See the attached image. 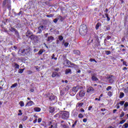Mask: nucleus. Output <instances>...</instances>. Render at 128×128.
Wrapping results in <instances>:
<instances>
[{
	"instance_id": "obj_28",
	"label": "nucleus",
	"mask_w": 128,
	"mask_h": 128,
	"mask_svg": "<svg viewBox=\"0 0 128 128\" xmlns=\"http://www.w3.org/2000/svg\"><path fill=\"white\" fill-rule=\"evenodd\" d=\"M58 18L60 20V22H63V20H64V17H62V16H58Z\"/></svg>"
},
{
	"instance_id": "obj_6",
	"label": "nucleus",
	"mask_w": 128,
	"mask_h": 128,
	"mask_svg": "<svg viewBox=\"0 0 128 128\" xmlns=\"http://www.w3.org/2000/svg\"><path fill=\"white\" fill-rule=\"evenodd\" d=\"M47 96L48 98L50 100H56V98L52 93H48L47 95Z\"/></svg>"
},
{
	"instance_id": "obj_5",
	"label": "nucleus",
	"mask_w": 128,
	"mask_h": 128,
	"mask_svg": "<svg viewBox=\"0 0 128 128\" xmlns=\"http://www.w3.org/2000/svg\"><path fill=\"white\" fill-rule=\"evenodd\" d=\"M96 73L92 72L91 74V80L92 82H98V78L96 76Z\"/></svg>"
},
{
	"instance_id": "obj_27",
	"label": "nucleus",
	"mask_w": 128,
	"mask_h": 128,
	"mask_svg": "<svg viewBox=\"0 0 128 128\" xmlns=\"http://www.w3.org/2000/svg\"><path fill=\"white\" fill-rule=\"evenodd\" d=\"M32 32H30V30H28L26 33V36H30V34H32Z\"/></svg>"
},
{
	"instance_id": "obj_31",
	"label": "nucleus",
	"mask_w": 128,
	"mask_h": 128,
	"mask_svg": "<svg viewBox=\"0 0 128 128\" xmlns=\"http://www.w3.org/2000/svg\"><path fill=\"white\" fill-rule=\"evenodd\" d=\"M19 104H20V106H24V103L22 101H20L19 102Z\"/></svg>"
},
{
	"instance_id": "obj_10",
	"label": "nucleus",
	"mask_w": 128,
	"mask_h": 128,
	"mask_svg": "<svg viewBox=\"0 0 128 128\" xmlns=\"http://www.w3.org/2000/svg\"><path fill=\"white\" fill-rule=\"evenodd\" d=\"M28 52H30V49H24L22 51V54H28Z\"/></svg>"
},
{
	"instance_id": "obj_40",
	"label": "nucleus",
	"mask_w": 128,
	"mask_h": 128,
	"mask_svg": "<svg viewBox=\"0 0 128 128\" xmlns=\"http://www.w3.org/2000/svg\"><path fill=\"white\" fill-rule=\"evenodd\" d=\"M78 118H84V115H82V114H80L78 116Z\"/></svg>"
},
{
	"instance_id": "obj_36",
	"label": "nucleus",
	"mask_w": 128,
	"mask_h": 128,
	"mask_svg": "<svg viewBox=\"0 0 128 128\" xmlns=\"http://www.w3.org/2000/svg\"><path fill=\"white\" fill-rule=\"evenodd\" d=\"M58 40H64V37L62 36H58Z\"/></svg>"
},
{
	"instance_id": "obj_4",
	"label": "nucleus",
	"mask_w": 128,
	"mask_h": 128,
	"mask_svg": "<svg viewBox=\"0 0 128 128\" xmlns=\"http://www.w3.org/2000/svg\"><path fill=\"white\" fill-rule=\"evenodd\" d=\"M80 98H84V96H86V91L84 90H81L79 94H77L76 98V100H80V98H78V96Z\"/></svg>"
},
{
	"instance_id": "obj_41",
	"label": "nucleus",
	"mask_w": 128,
	"mask_h": 128,
	"mask_svg": "<svg viewBox=\"0 0 128 128\" xmlns=\"http://www.w3.org/2000/svg\"><path fill=\"white\" fill-rule=\"evenodd\" d=\"M124 116V112H122L121 114L120 115V118H122Z\"/></svg>"
},
{
	"instance_id": "obj_45",
	"label": "nucleus",
	"mask_w": 128,
	"mask_h": 128,
	"mask_svg": "<svg viewBox=\"0 0 128 128\" xmlns=\"http://www.w3.org/2000/svg\"><path fill=\"white\" fill-rule=\"evenodd\" d=\"M124 108H128V102H126L125 104H124Z\"/></svg>"
},
{
	"instance_id": "obj_18",
	"label": "nucleus",
	"mask_w": 128,
	"mask_h": 128,
	"mask_svg": "<svg viewBox=\"0 0 128 128\" xmlns=\"http://www.w3.org/2000/svg\"><path fill=\"white\" fill-rule=\"evenodd\" d=\"M13 64H14V68H18V70L20 68V65H18V64L14 62L13 63Z\"/></svg>"
},
{
	"instance_id": "obj_21",
	"label": "nucleus",
	"mask_w": 128,
	"mask_h": 128,
	"mask_svg": "<svg viewBox=\"0 0 128 128\" xmlns=\"http://www.w3.org/2000/svg\"><path fill=\"white\" fill-rule=\"evenodd\" d=\"M105 28V32H106V30H110V25L107 26H104Z\"/></svg>"
},
{
	"instance_id": "obj_50",
	"label": "nucleus",
	"mask_w": 128,
	"mask_h": 128,
	"mask_svg": "<svg viewBox=\"0 0 128 128\" xmlns=\"http://www.w3.org/2000/svg\"><path fill=\"white\" fill-rule=\"evenodd\" d=\"M124 92L125 94H128V90L126 88L124 89Z\"/></svg>"
},
{
	"instance_id": "obj_15",
	"label": "nucleus",
	"mask_w": 128,
	"mask_h": 128,
	"mask_svg": "<svg viewBox=\"0 0 128 128\" xmlns=\"http://www.w3.org/2000/svg\"><path fill=\"white\" fill-rule=\"evenodd\" d=\"M54 40V37L52 36H50L48 37L47 40L48 42H52V40Z\"/></svg>"
},
{
	"instance_id": "obj_57",
	"label": "nucleus",
	"mask_w": 128,
	"mask_h": 128,
	"mask_svg": "<svg viewBox=\"0 0 128 128\" xmlns=\"http://www.w3.org/2000/svg\"><path fill=\"white\" fill-rule=\"evenodd\" d=\"M36 122H38V119L36 118V119L34 120L33 122H34V124H36Z\"/></svg>"
},
{
	"instance_id": "obj_63",
	"label": "nucleus",
	"mask_w": 128,
	"mask_h": 128,
	"mask_svg": "<svg viewBox=\"0 0 128 128\" xmlns=\"http://www.w3.org/2000/svg\"><path fill=\"white\" fill-rule=\"evenodd\" d=\"M64 46H68V42H66L64 44Z\"/></svg>"
},
{
	"instance_id": "obj_38",
	"label": "nucleus",
	"mask_w": 128,
	"mask_h": 128,
	"mask_svg": "<svg viewBox=\"0 0 128 128\" xmlns=\"http://www.w3.org/2000/svg\"><path fill=\"white\" fill-rule=\"evenodd\" d=\"M10 0H4L3 2L4 4V6H6V2H8V1Z\"/></svg>"
},
{
	"instance_id": "obj_59",
	"label": "nucleus",
	"mask_w": 128,
	"mask_h": 128,
	"mask_svg": "<svg viewBox=\"0 0 128 128\" xmlns=\"http://www.w3.org/2000/svg\"><path fill=\"white\" fill-rule=\"evenodd\" d=\"M83 105H84V103L83 102H81V103L78 104L79 106H82Z\"/></svg>"
},
{
	"instance_id": "obj_55",
	"label": "nucleus",
	"mask_w": 128,
	"mask_h": 128,
	"mask_svg": "<svg viewBox=\"0 0 128 128\" xmlns=\"http://www.w3.org/2000/svg\"><path fill=\"white\" fill-rule=\"evenodd\" d=\"M26 119H27L26 116L24 117V118H22L23 122H26Z\"/></svg>"
},
{
	"instance_id": "obj_56",
	"label": "nucleus",
	"mask_w": 128,
	"mask_h": 128,
	"mask_svg": "<svg viewBox=\"0 0 128 128\" xmlns=\"http://www.w3.org/2000/svg\"><path fill=\"white\" fill-rule=\"evenodd\" d=\"M116 106V108L118 109L120 108V104H117Z\"/></svg>"
},
{
	"instance_id": "obj_22",
	"label": "nucleus",
	"mask_w": 128,
	"mask_h": 128,
	"mask_svg": "<svg viewBox=\"0 0 128 128\" xmlns=\"http://www.w3.org/2000/svg\"><path fill=\"white\" fill-rule=\"evenodd\" d=\"M70 66L71 68H78V66H76V64H74V63H72V62L70 63Z\"/></svg>"
},
{
	"instance_id": "obj_35",
	"label": "nucleus",
	"mask_w": 128,
	"mask_h": 128,
	"mask_svg": "<svg viewBox=\"0 0 128 128\" xmlns=\"http://www.w3.org/2000/svg\"><path fill=\"white\" fill-rule=\"evenodd\" d=\"M105 52L107 56H108V54H110L111 52L110 50H106Z\"/></svg>"
},
{
	"instance_id": "obj_47",
	"label": "nucleus",
	"mask_w": 128,
	"mask_h": 128,
	"mask_svg": "<svg viewBox=\"0 0 128 128\" xmlns=\"http://www.w3.org/2000/svg\"><path fill=\"white\" fill-rule=\"evenodd\" d=\"M112 86H108L107 88H106V90H108H108H112Z\"/></svg>"
},
{
	"instance_id": "obj_51",
	"label": "nucleus",
	"mask_w": 128,
	"mask_h": 128,
	"mask_svg": "<svg viewBox=\"0 0 128 128\" xmlns=\"http://www.w3.org/2000/svg\"><path fill=\"white\" fill-rule=\"evenodd\" d=\"M88 122V119L87 118H84L83 119V122Z\"/></svg>"
},
{
	"instance_id": "obj_20",
	"label": "nucleus",
	"mask_w": 128,
	"mask_h": 128,
	"mask_svg": "<svg viewBox=\"0 0 128 128\" xmlns=\"http://www.w3.org/2000/svg\"><path fill=\"white\" fill-rule=\"evenodd\" d=\"M73 52L74 54H80V52L78 50H74Z\"/></svg>"
},
{
	"instance_id": "obj_62",
	"label": "nucleus",
	"mask_w": 128,
	"mask_h": 128,
	"mask_svg": "<svg viewBox=\"0 0 128 128\" xmlns=\"http://www.w3.org/2000/svg\"><path fill=\"white\" fill-rule=\"evenodd\" d=\"M124 112H126V110H128V107H124Z\"/></svg>"
},
{
	"instance_id": "obj_48",
	"label": "nucleus",
	"mask_w": 128,
	"mask_h": 128,
	"mask_svg": "<svg viewBox=\"0 0 128 128\" xmlns=\"http://www.w3.org/2000/svg\"><path fill=\"white\" fill-rule=\"evenodd\" d=\"M124 101H120V104L121 106H124Z\"/></svg>"
},
{
	"instance_id": "obj_58",
	"label": "nucleus",
	"mask_w": 128,
	"mask_h": 128,
	"mask_svg": "<svg viewBox=\"0 0 128 128\" xmlns=\"http://www.w3.org/2000/svg\"><path fill=\"white\" fill-rule=\"evenodd\" d=\"M126 40V37H123L122 39V42H124Z\"/></svg>"
},
{
	"instance_id": "obj_39",
	"label": "nucleus",
	"mask_w": 128,
	"mask_h": 128,
	"mask_svg": "<svg viewBox=\"0 0 128 128\" xmlns=\"http://www.w3.org/2000/svg\"><path fill=\"white\" fill-rule=\"evenodd\" d=\"M108 96L110 98V96H112V92H108Z\"/></svg>"
},
{
	"instance_id": "obj_37",
	"label": "nucleus",
	"mask_w": 128,
	"mask_h": 128,
	"mask_svg": "<svg viewBox=\"0 0 128 128\" xmlns=\"http://www.w3.org/2000/svg\"><path fill=\"white\" fill-rule=\"evenodd\" d=\"M58 20V17L54 20V24H56Z\"/></svg>"
},
{
	"instance_id": "obj_53",
	"label": "nucleus",
	"mask_w": 128,
	"mask_h": 128,
	"mask_svg": "<svg viewBox=\"0 0 128 128\" xmlns=\"http://www.w3.org/2000/svg\"><path fill=\"white\" fill-rule=\"evenodd\" d=\"M38 122H42V118H39L38 120Z\"/></svg>"
},
{
	"instance_id": "obj_24",
	"label": "nucleus",
	"mask_w": 128,
	"mask_h": 128,
	"mask_svg": "<svg viewBox=\"0 0 128 128\" xmlns=\"http://www.w3.org/2000/svg\"><path fill=\"white\" fill-rule=\"evenodd\" d=\"M124 96V93L122 92H120V95L119 96L120 98H122Z\"/></svg>"
},
{
	"instance_id": "obj_3",
	"label": "nucleus",
	"mask_w": 128,
	"mask_h": 128,
	"mask_svg": "<svg viewBox=\"0 0 128 128\" xmlns=\"http://www.w3.org/2000/svg\"><path fill=\"white\" fill-rule=\"evenodd\" d=\"M105 78L106 80H109L108 82L110 84H112L114 81V76L112 75H108L107 76H105Z\"/></svg>"
},
{
	"instance_id": "obj_64",
	"label": "nucleus",
	"mask_w": 128,
	"mask_h": 128,
	"mask_svg": "<svg viewBox=\"0 0 128 128\" xmlns=\"http://www.w3.org/2000/svg\"><path fill=\"white\" fill-rule=\"evenodd\" d=\"M94 60H95L94 58H90V62H94Z\"/></svg>"
},
{
	"instance_id": "obj_19",
	"label": "nucleus",
	"mask_w": 128,
	"mask_h": 128,
	"mask_svg": "<svg viewBox=\"0 0 128 128\" xmlns=\"http://www.w3.org/2000/svg\"><path fill=\"white\" fill-rule=\"evenodd\" d=\"M72 72V70L70 68L66 69L65 72L66 74H70Z\"/></svg>"
},
{
	"instance_id": "obj_30",
	"label": "nucleus",
	"mask_w": 128,
	"mask_h": 128,
	"mask_svg": "<svg viewBox=\"0 0 128 128\" xmlns=\"http://www.w3.org/2000/svg\"><path fill=\"white\" fill-rule=\"evenodd\" d=\"M106 17L107 18V22H110V18L108 17V14H105Z\"/></svg>"
},
{
	"instance_id": "obj_29",
	"label": "nucleus",
	"mask_w": 128,
	"mask_h": 128,
	"mask_svg": "<svg viewBox=\"0 0 128 128\" xmlns=\"http://www.w3.org/2000/svg\"><path fill=\"white\" fill-rule=\"evenodd\" d=\"M24 68H20V69H19L18 71V72L19 74H22V72H24Z\"/></svg>"
},
{
	"instance_id": "obj_23",
	"label": "nucleus",
	"mask_w": 128,
	"mask_h": 128,
	"mask_svg": "<svg viewBox=\"0 0 128 128\" xmlns=\"http://www.w3.org/2000/svg\"><path fill=\"white\" fill-rule=\"evenodd\" d=\"M9 30L10 32H16V30L12 27H10L9 28Z\"/></svg>"
},
{
	"instance_id": "obj_34",
	"label": "nucleus",
	"mask_w": 128,
	"mask_h": 128,
	"mask_svg": "<svg viewBox=\"0 0 128 128\" xmlns=\"http://www.w3.org/2000/svg\"><path fill=\"white\" fill-rule=\"evenodd\" d=\"M61 126L63 128H70V127L68 126H66V124H61Z\"/></svg>"
},
{
	"instance_id": "obj_52",
	"label": "nucleus",
	"mask_w": 128,
	"mask_h": 128,
	"mask_svg": "<svg viewBox=\"0 0 128 128\" xmlns=\"http://www.w3.org/2000/svg\"><path fill=\"white\" fill-rule=\"evenodd\" d=\"M123 66H128V64H126V62H123Z\"/></svg>"
},
{
	"instance_id": "obj_54",
	"label": "nucleus",
	"mask_w": 128,
	"mask_h": 128,
	"mask_svg": "<svg viewBox=\"0 0 128 128\" xmlns=\"http://www.w3.org/2000/svg\"><path fill=\"white\" fill-rule=\"evenodd\" d=\"M92 108V106H90L88 108V110H91Z\"/></svg>"
},
{
	"instance_id": "obj_32",
	"label": "nucleus",
	"mask_w": 128,
	"mask_h": 128,
	"mask_svg": "<svg viewBox=\"0 0 128 128\" xmlns=\"http://www.w3.org/2000/svg\"><path fill=\"white\" fill-rule=\"evenodd\" d=\"M128 128V124L125 123L124 125L122 126V128Z\"/></svg>"
},
{
	"instance_id": "obj_13",
	"label": "nucleus",
	"mask_w": 128,
	"mask_h": 128,
	"mask_svg": "<svg viewBox=\"0 0 128 128\" xmlns=\"http://www.w3.org/2000/svg\"><path fill=\"white\" fill-rule=\"evenodd\" d=\"M6 5L7 6L8 8V10H11L12 6H10V0H9L8 2H6Z\"/></svg>"
},
{
	"instance_id": "obj_11",
	"label": "nucleus",
	"mask_w": 128,
	"mask_h": 128,
	"mask_svg": "<svg viewBox=\"0 0 128 128\" xmlns=\"http://www.w3.org/2000/svg\"><path fill=\"white\" fill-rule=\"evenodd\" d=\"M32 104H34V102L30 100L26 103V106H32Z\"/></svg>"
},
{
	"instance_id": "obj_42",
	"label": "nucleus",
	"mask_w": 128,
	"mask_h": 128,
	"mask_svg": "<svg viewBox=\"0 0 128 128\" xmlns=\"http://www.w3.org/2000/svg\"><path fill=\"white\" fill-rule=\"evenodd\" d=\"M16 86H18V84L15 83V84H12V86H11V88H16Z\"/></svg>"
},
{
	"instance_id": "obj_60",
	"label": "nucleus",
	"mask_w": 128,
	"mask_h": 128,
	"mask_svg": "<svg viewBox=\"0 0 128 128\" xmlns=\"http://www.w3.org/2000/svg\"><path fill=\"white\" fill-rule=\"evenodd\" d=\"M66 64H70V62H71L70 61L68 60H66Z\"/></svg>"
},
{
	"instance_id": "obj_12",
	"label": "nucleus",
	"mask_w": 128,
	"mask_h": 128,
	"mask_svg": "<svg viewBox=\"0 0 128 128\" xmlns=\"http://www.w3.org/2000/svg\"><path fill=\"white\" fill-rule=\"evenodd\" d=\"M30 38L32 40H37L38 38V36H36V35H31L30 36Z\"/></svg>"
},
{
	"instance_id": "obj_43",
	"label": "nucleus",
	"mask_w": 128,
	"mask_h": 128,
	"mask_svg": "<svg viewBox=\"0 0 128 128\" xmlns=\"http://www.w3.org/2000/svg\"><path fill=\"white\" fill-rule=\"evenodd\" d=\"M124 122H126V120H123L120 122V124H124Z\"/></svg>"
},
{
	"instance_id": "obj_61",
	"label": "nucleus",
	"mask_w": 128,
	"mask_h": 128,
	"mask_svg": "<svg viewBox=\"0 0 128 128\" xmlns=\"http://www.w3.org/2000/svg\"><path fill=\"white\" fill-rule=\"evenodd\" d=\"M20 14H22V11H20L19 13H18V16H20Z\"/></svg>"
},
{
	"instance_id": "obj_9",
	"label": "nucleus",
	"mask_w": 128,
	"mask_h": 128,
	"mask_svg": "<svg viewBox=\"0 0 128 128\" xmlns=\"http://www.w3.org/2000/svg\"><path fill=\"white\" fill-rule=\"evenodd\" d=\"M78 90H80V87H78V86H74L72 88V92H74V94H76V92H78Z\"/></svg>"
},
{
	"instance_id": "obj_26",
	"label": "nucleus",
	"mask_w": 128,
	"mask_h": 128,
	"mask_svg": "<svg viewBox=\"0 0 128 128\" xmlns=\"http://www.w3.org/2000/svg\"><path fill=\"white\" fill-rule=\"evenodd\" d=\"M34 110L35 112H40V108L36 107V108H34Z\"/></svg>"
},
{
	"instance_id": "obj_8",
	"label": "nucleus",
	"mask_w": 128,
	"mask_h": 128,
	"mask_svg": "<svg viewBox=\"0 0 128 128\" xmlns=\"http://www.w3.org/2000/svg\"><path fill=\"white\" fill-rule=\"evenodd\" d=\"M87 92H89L90 94H94V88L90 86L88 88Z\"/></svg>"
},
{
	"instance_id": "obj_17",
	"label": "nucleus",
	"mask_w": 128,
	"mask_h": 128,
	"mask_svg": "<svg viewBox=\"0 0 128 128\" xmlns=\"http://www.w3.org/2000/svg\"><path fill=\"white\" fill-rule=\"evenodd\" d=\"M54 112V108L53 107H50L49 108V112H51V114H52V112Z\"/></svg>"
},
{
	"instance_id": "obj_49",
	"label": "nucleus",
	"mask_w": 128,
	"mask_h": 128,
	"mask_svg": "<svg viewBox=\"0 0 128 128\" xmlns=\"http://www.w3.org/2000/svg\"><path fill=\"white\" fill-rule=\"evenodd\" d=\"M43 52H44V51H42V50H40L38 52V54H42Z\"/></svg>"
},
{
	"instance_id": "obj_1",
	"label": "nucleus",
	"mask_w": 128,
	"mask_h": 128,
	"mask_svg": "<svg viewBox=\"0 0 128 128\" xmlns=\"http://www.w3.org/2000/svg\"><path fill=\"white\" fill-rule=\"evenodd\" d=\"M79 32L81 36H86L88 32V27L86 25L83 24L80 26Z\"/></svg>"
},
{
	"instance_id": "obj_46",
	"label": "nucleus",
	"mask_w": 128,
	"mask_h": 128,
	"mask_svg": "<svg viewBox=\"0 0 128 128\" xmlns=\"http://www.w3.org/2000/svg\"><path fill=\"white\" fill-rule=\"evenodd\" d=\"M18 112H19L20 113L18 114V116H22V110H19Z\"/></svg>"
},
{
	"instance_id": "obj_44",
	"label": "nucleus",
	"mask_w": 128,
	"mask_h": 128,
	"mask_svg": "<svg viewBox=\"0 0 128 128\" xmlns=\"http://www.w3.org/2000/svg\"><path fill=\"white\" fill-rule=\"evenodd\" d=\"M28 74H32V71L29 70L27 71Z\"/></svg>"
},
{
	"instance_id": "obj_16",
	"label": "nucleus",
	"mask_w": 128,
	"mask_h": 128,
	"mask_svg": "<svg viewBox=\"0 0 128 128\" xmlns=\"http://www.w3.org/2000/svg\"><path fill=\"white\" fill-rule=\"evenodd\" d=\"M100 26H102V24L98 22L96 26V27H95L96 30H98Z\"/></svg>"
},
{
	"instance_id": "obj_7",
	"label": "nucleus",
	"mask_w": 128,
	"mask_h": 128,
	"mask_svg": "<svg viewBox=\"0 0 128 128\" xmlns=\"http://www.w3.org/2000/svg\"><path fill=\"white\" fill-rule=\"evenodd\" d=\"M46 29V26H40L38 28V34H42V31Z\"/></svg>"
},
{
	"instance_id": "obj_33",
	"label": "nucleus",
	"mask_w": 128,
	"mask_h": 128,
	"mask_svg": "<svg viewBox=\"0 0 128 128\" xmlns=\"http://www.w3.org/2000/svg\"><path fill=\"white\" fill-rule=\"evenodd\" d=\"M78 122V120H76L74 124L72 125V128H74L76 126V123Z\"/></svg>"
},
{
	"instance_id": "obj_25",
	"label": "nucleus",
	"mask_w": 128,
	"mask_h": 128,
	"mask_svg": "<svg viewBox=\"0 0 128 128\" xmlns=\"http://www.w3.org/2000/svg\"><path fill=\"white\" fill-rule=\"evenodd\" d=\"M15 35L18 38H20V33H18V32L16 30L15 31Z\"/></svg>"
},
{
	"instance_id": "obj_2",
	"label": "nucleus",
	"mask_w": 128,
	"mask_h": 128,
	"mask_svg": "<svg viewBox=\"0 0 128 128\" xmlns=\"http://www.w3.org/2000/svg\"><path fill=\"white\" fill-rule=\"evenodd\" d=\"M62 118L63 120H68L70 118V113L66 111L62 112Z\"/></svg>"
},
{
	"instance_id": "obj_14",
	"label": "nucleus",
	"mask_w": 128,
	"mask_h": 128,
	"mask_svg": "<svg viewBox=\"0 0 128 128\" xmlns=\"http://www.w3.org/2000/svg\"><path fill=\"white\" fill-rule=\"evenodd\" d=\"M52 76V78H56V76H60V74L56 72H53Z\"/></svg>"
}]
</instances>
